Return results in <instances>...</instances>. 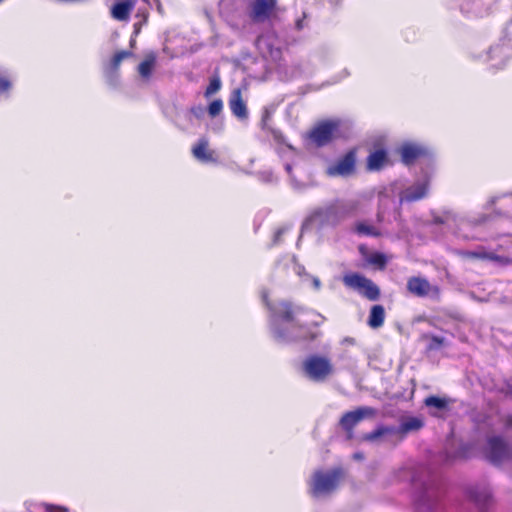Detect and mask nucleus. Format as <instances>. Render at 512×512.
<instances>
[{
	"instance_id": "obj_20",
	"label": "nucleus",
	"mask_w": 512,
	"mask_h": 512,
	"mask_svg": "<svg viewBox=\"0 0 512 512\" xmlns=\"http://www.w3.org/2000/svg\"><path fill=\"white\" fill-rule=\"evenodd\" d=\"M157 55L151 51L144 56L143 61L138 65L137 71L143 79H150L156 65Z\"/></svg>"
},
{
	"instance_id": "obj_30",
	"label": "nucleus",
	"mask_w": 512,
	"mask_h": 512,
	"mask_svg": "<svg viewBox=\"0 0 512 512\" xmlns=\"http://www.w3.org/2000/svg\"><path fill=\"white\" fill-rule=\"evenodd\" d=\"M40 507L44 510V512H69V508L66 506L47 502L41 503Z\"/></svg>"
},
{
	"instance_id": "obj_9",
	"label": "nucleus",
	"mask_w": 512,
	"mask_h": 512,
	"mask_svg": "<svg viewBox=\"0 0 512 512\" xmlns=\"http://www.w3.org/2000/svg\"><path fill=\"white\" fill-rule=\"evenodd\" d=\"M357 149L352 148L327 168L329 176L347 177L355 172Z\"/></svg>"
},
{
	"instance_id": "obj_10",
	"label": "nucleus",
	"mask_w": 512,
	"mask_h": 512,
	"mask_svg": "<svg viewBox=\"0 0 512 512\" xmlns=\"http://www.w3.org/2000/svg\"><path fill=\"white\" fill-rule=\"evenodd\" d=\"M406 288L410 294L417 297L439 295L440 293L438 286H432L426 278L420 276H412L408 278Z\"/></svg>"
},
{
	"instance_id": "obj_8",
	"label": "nucleus",
	"mask_w": 512,
	"mask_h": 512,
	"mask_svg": "<svg viewBox=\"0 0 512 512\" xmlns=\"http://www.w3.org/2000/svg\"><path fill=\"white\" fill-rule=\"evenodd\" d=\"M486 458L494 465L512 460V446L500 436H492L487 440Z\"/></svg>"
},
{
	"instance_id": "obj_16",
	"label": "nucleus",
	"mask_w": 512,
	"mask_h": 512,
	"mask_svg": "<svg viewBox=\"0 0 512 512\" xmlns=\"http://www.w3.org/2000/svg\"><path fill=\"white\" fill-rule=\"evenodd\" d=\"M453 402L452 399L447 397H438L435 395H430L424 399V404L426 407L430 409H435L436 411H430V415L434 417H442L438 412H446L449 410L450 404Z\"/></svg>"
},
{
	"instance_id": "obj_36",
	"label": "nucleus",
	"mask_w": 512,
	"mask_h": 512,
	"mask_svg": "<svg viewBox=\"0 0 512 512\" xmlns=\"http://www.w3.org/2000/svg\"><path fill=\"white\" fill-rule=\"evenodd\" d=\"M506 428H512V415H508L504 420Z\"/></svg>"
},
{
	"instance_id": "obj_3",
	"label": "nucleus",
	"mask_w": 512,
	"mask_h": 512,
	"mask_svg": "<svg viewBox=\"0 0 512 512\" xmlns=\"http://www.w3.org/2000/svg\"><path fill=\"white\" fill-rule=\"evenodd\" d=\"M344 477L342 468H334L330 471H315L310 483V493L314 497L330 494L335 491Z\"/></svg>"
},
{
	"instance_id": "obj_19",
	"label": "nucleus",
	"mask_w": 512,
	"mask_h": 512,
	"mask_svg": "<svg viewBox=\"0 0 512 512\" xmlns=\"http://www.w3.org/2000/svg\"><path fill=\"white\" fill-rule=\"evenodd\" d=\"M439 498V489L434 483L427 484L416 498L417 505H430Z\"/></svg>"
},
{
	"instance_id": "obj_33",
	"label": "nucleus",
	"mask_w": 512,
	"mask_h": 512,
	"mask_svg": "<svg viewBox=\"0 0 512 512\" xmlns=\"http://www.w3.org/2000/svg\"><path fill=\"white\" fill-rule=\"evenodd\" d=\"M268 131L271 133V135L276 141L281 142L283 140V134L280 130L268 128Z\"/></svg>"
},
{
	"instance_id": "obj_1",
	"label": "nucleus",
	"mask_w": 512,
	"mask_h": 512,
	"mask_svg": "<svg viewBox=\"0 0 512 512\" xmlns=\"http://www.w3.org/2000/svg\"><path fill=\"white\" fill-rule=\"evenodd\" d=\"M245 16L253 25H273L279 20L278 0H247Z\"/></svg>"
},
{
	"instance_id": "obj_6",
	"label": "nucleus",
	"mask_w": 512,
	"mask_h": 512,
	"mask_svg": "<svg viewBox=\"0 0 512 512\" xmlns=\"http://www.w3.org/2000/svg\"><path fill=\"white\" fill-rule=\"evenodd\" d=\"M377 415V410L370 406H360L353 411L345 412L340 420L339 426L346 434L347 440L354 438L355 427L364 419H372Z\"/></svg>"
},
{
	"instance_id": "obj_17",
	"label": "nucleus",
	"mask_w": 512,
	"mask_h": 512,
	"mask_svg": "<svg viewBox=\"0 0 512 512\" xmlns=\"http://www.w3.org/2000/svg\"><path fill=\"white\" fill-rule=\"evenodd\" d=\"M423 426L424 422L422 419L417 417H408L401 421L399 427H396V435H398L399 440H403L408 433L419 431Z\"/></svg>"
},
{
	"instance_id": "obj_11",
	"label": "nucleus",
	"mask_w": 512,
	"mask_h": 512,
	"mask_svg": "<svg viewBox=\"0 0 512 512\" xmlns=\"http://www.w3.org/2000/svg\"><path fill=\"white\" fill-rule=\"evenodd\" d=\"M193 157L201 163H216L217 154L209 147V140L206 137L200 138L191 149Z\"/></svg>"
},
{
	"instance_id": "obj_34",
	"label": "nucleus",
	"mask_w": 512,
	"mask_h": 512,
	"mask_svg": "<svg viewBox=\"0 0 512 512\" xmlns=\"http://www.w3.org/2000/svg\"><path fill=\"white\" fill-rule=\"evenodd\" d=\"M284 233H285V229L284 228L277 229L275 231V233H274L273 243L274 244H279L281 242V238H282Z\"/></svg>"
},
{
	"instance_id": "obj_31",
	"label": "nucleus",
	"mask_w": 512,
	"mask_h": 512,
	"mask_svg": "<svg viewBox=\"0 0 512 512\" xmlns=\"http://www.w3.org/2000/svg\"><path fill=\"white\" fill-rule=\"evenodd\" d=\"M443 344H444V339L442 337L433 335L430 337V343L428 345V349L436 350V349L440 348L441 346H443Z\"/></svg>"
},
{
	"instance_id": "obj_15",
	"label": "nucleus",
	"mask_w": 512,
	"mask_h": 512,
	"mask_svg": "<svg viewBox=\"0 0 512 512\" xmlns=\"http://www.w3.org/2000/svg\"><path fill=\"white\" fill-rule=\"evenodd\" d=\"M425 154V149L416 144L406 143L400 148L401 160L405 165L414 164L417 159Z\"/></svg>"
},
{
	"instance_id": "obj_18",
	"label": "nucleus",
	"mask_w": 512,
	"mask_h": 512,
	"mask_svg": "<svg viewBox=\"0 0 512 512\" xmlns=\"http://www.w3.org/2000/svg\"><path fill=\"white\" fill-rule=\"evenodd\" d=\"M134 6V0H125L118 2L113 5L111 9V15L116 20L127 21L130 17L132 10L134 9Z\"/></svg>"
},
{
	"instance_id": "obj_35",
	"label": "nucleus",
	"mask_w": 512,
	"mask_h": 512,
	"mask_svg": "<svg viewBox=\"0 0 512 512\" xmlns=\"http://www.w3.org/2000/svg\"><path fill=\"white\" fill-rule=\"evenodd\" d=\"M269 119H270V113L266 110L261 119V125H262L263 129L267 128Z\"/></svg>"
},
{
	"instance_id": "obj_40",
	"label": "nucleus",
	"mask_w": 512,
	"mask_h": 512,
	"mask_svg": "<svg viewBox=\"0 0 512 512\" xmlns=\"http://www.w3.org/2000/svg\"><path fill=\"white\" fill-rule=\"evenodd\" d=\"M321 323H322V321H312V322H311V325H312V326L317 327V326H319Z\"/></svg>"
},
{
	"instance_id": "obj_12",
	"label": "nucleus",
	"mask_w": 512,
	"mask_h": 512,
	"mask_svg": "<svg viewBox=\"0 0 512 512\" xmlns=\"http://www.w3.org/2000/svg\"><path fill=\"white\" fill-rule=\"evenodd\" d=\"M459 254L466 259L489 260L501 265H508L512 262L510 258L498 255L494 252H488L483 247H479L475 251H461Z\"/></svg>"
},
{
	"instance_id": "obj_27",
	"label": "nucleus",
	"mask_w": 512,
	"mask_h": 512,
	"mask_svg": "<svg viewBox=\"0 0 512 512\" xmlns=\"http://www.w3.org/2000/svg\"><path fill=\"white\" fill-rule=\"evenodd\" d=\"M133 53L130 51H118L116 52L110 61V68L113 71H117L123 60L132 57Z\"/></svg>"
},
{
	"instance_id": "obj_13",
	"label": "nucleus",
	"mask_w": 512,
	"mask_h": 512,
	"mask_svg": "<svg viewBox=\"0 0 512 512\" xmlns=\"http://www.w3.org/2000/svg\"><path fill=\"white\" fill-rule=\"evenodd\" d=\"M389 163L387 150L383 147H377L367 156L366 169L368 171H380Z\"/></svg>"
},
{
	"instance_id": "obj_26",
	"label": "nucleus",
	"mask_w": 512,
	"mask_h": 512,
	"mask_svg": "<svg viewBox=\"0 0 512 512\" xmlns=\"http://www.w3.org/2000/svg\"><path fill=\"white\" fill-rule=\"evenodd\" d=\"M354 232L362 236L380 237L381 231L374 225L368 224L364 221L357 222L354 225Z\"/></svg>"
},
{
	"instance_id": "obj_38",
	"label": "nucleus",
	"mask_w": 512,
	"mask_h": 512,
	"mask_svg": "<svg viewBox=\"0 0 512 512\" xmlns=\"http://www.w3.org/2000/svg\"><path fill=\"white\" fill-rule=\"evenodd\" d=\"M296 28L298 30H301L303 28V21L302 20H297L296 22Z\"/></svg>"
},
{
	"instance_id": "obj_23",
	"label": "nucleus",
	"mask_w": 512,
	"mask_h": 512,
	"mask_svg": "<svg viewBox=\"0 0 512 512\" xmlns=\"http://www.w3.org/2000/svg\"><path fill=\"white\" fill-rule=\"evenodd\" d=\"M360 253L365 256L367 263L374 266L376 269L384 270L387 266L388 259L385 254L381 252H373L371 254L366 255V247H359Z\"/></svg>"
},
{
	"instance_id": "obj_14",
	"label": "nucleus",
	"mask_w": 512,
	"mask_h": 512,
	"mask_svg": "<svg viewBox=\"0 0 512 512\" xmlns=\"http://www.w3.org/2000/svg\"><path fill=\"white\" fill-rule=\"evenodd\" d=\"M228 104L232 114L239 120H246L248 118L247 105L243 100L240 88H236L232 91Z\"/></svg>"
},
{
	"instance_id": "obj_5",
	"label": "nucleus",
	"mask_w": 512,
	"mask_h": 512,
	"mask_svg": "<svg viewBox=\"0 0 512 512\" xmlns=\"http://www.w3.org/2000/svg\"><path fill=\"white\" fill-rule=\"evenodd\" d=\"M342 282L346 288L356 291L369 301H377L381 296L380 288L371 279L357 272L343 275Z\"/></svg>"
},
{
	"instance_id": "obj_25",
	"label": "nucleus",
	"mask_w": 512,
	"mask_h": 512,
	"mask_svg": "<svg viewBox=\"0 0 512 512\" xmlns=\"http://www.w3.org/2000/svg\"><path fill=\"white\" fill-rule=\"evenodd\" d=\"M385 321V309L382 305H374L370 309L369 317H368V325L371 328H379L383 326Z\"/></svg>"
},
{
	"instance_id": "obj_29",
	"label": "nucleus",
	"mask_w": 512,
	"mask_h": 512,
	"mask_svg": "<svg viewBox=\"0 0 512 512\" xmlns=\"http://www.w3.org/2000/svg\"><path fill=\"white\" fill-rule=\"evenodd\" d=\"M223 109V102L221 99L213 100L208 106L209 115L214 118L218 116Z\"/></svg>"
},
{
	"instance_id": "obj_32",
	"label": "nucleus",
	"mask_w": 512,
	"mask_h": 512,
	"mask_svg": "<svg viewBox=\"0 0 512 512\" xmlns=\"http://www.w3.org/2000/svg\"><path fill=\"white\" fill-rule=\"evenodd\" d=\"M11 86L12 84L8 78L0 77V94L8 92Z\"/></svg>"
},
{
	"instance_id": "obj_2",
	"label": "nucleus",
	"mask_w": 512,
	"mask_h": 512,
	"mask_svg": "<svg viewBox=\"0 0 512 512\" xmlns=\"http://www.w3.org/2000/svg\"><path fill=\"white\" fill-rule=\"evenodd\" d=\"M303 314L322 318V316L319 313H317L316 311H314L312 309H308L303 306H295L291 302H288V301H284V302L280 303L279 317L286 322L293 323V326L295 328L303 331L301 339L313 341L318 337V334L315 332H312L308 329V327H309L308 323H300L296 320L297 316L303 315Z\"/></svg>"
},
{
	"instance_id": "obj_21",
	"label": "nucleus",
	"mask_w": 512,
	"mask_h": 512,
	"mask_svg": "<svg viewBox=\"0 0 512 512\" xmlns=\"http://www.w3.org/2000/svg\"><path fill=\"white\" fill-rule=\"evenodd\" d=\"M428 185L420 183L415 186L407 188L401 197L402 201L415 202L423 199L427 195Z\"/></svg>"
},
{
	"instance_id": "obj_7",
	"label": "nucleus",
	"mask_w": 512,
	"mask_h": 512,
	"mask_svg": "<svg viewBox=\"0 0 512 512\" xmlns=\"http://www.w3.org/2000/svg\"><path fill=\"white\" fill-rule=\"evenodd\" d=\"M305 374L313 381H325L334 371L331 361L324 356L311 355L303 362Z\"/></svg>"
},
{
	"instance_id": "obj_37",
	"label": "nucleus",
	"mask_w": 512,
	"mask_h": 512,
	"mask_svg": "<svg viewBox=\"0 0 512 512\" xmlns=\"http://www.w3.org/2000/svg\"><path fill=\"white\" fill-rule=\"evenodd\" d=\"M296 273H297L299 276H302L303 274H306L305 267H304V266H302V265H298V266H297Z\"/></svg>"
},
{
	"instance_id": "obj_24",
	"label": "nucleus",
	"mask_w": 512,
	"mask_h": 512,
	"mask_svg": "<svg viewBox=\"0 0 512 512\" xmlns=\"http://www.w3.org/2000/svg\"><path fill=\"white\" fill-rule=\"evenodd\" d=\"M358 210V203L355 201L341 205H333L328 208V213L342 218L354 215Z\"/></svg>"
},
{
	"instance_id": "obj_28",
	"label": "nucleus",
	"mask_w": 512,
	"mask_h": 512,
	"mask_svg": "<svg viewBox=\"0 0 512 512\" xmlns=\"http://www.w3.org/2000/svg\"><path fill=\"white\" fill-rule=\"evenodd\" d=\"M221 88V80L219 77H213L210 79L208 86L204 92L206 98H209L211 95L217 93Z\"/></svg>"
},
{
	"instance_id": "obj_39",
	"label": "nucleus",
	"mask_w": 512,
	"mask_h": 512,
	"mask_svg": "<svg viewBox=\"0 0 512 512\" xmlns=\"http://www.w3.org/2000/svg\"><path fill=\"white\" fill-rule=\"evenodd\" d=\"M353 457L355 459L361 460V459H363V454L362 453H355Z\"/></svg>"
},
{
	"instance_id": "obj_42",
	"label": "nucleus",
	"mask_w": 512,
	"mask_h": 512,
	"mask_svg": "<svg viewBox=\"0 0 512 512\" xmlns=\"http://www.w3.org/2000/svg\"><path fill=\"white\" fill-rule=\"evenodd\" d=\"M488 498V495H484L483 500L486 501Z\"/></svg>"
},
{
	"instance_id": "obj_4",
	"label": "nucleus",
	"mask_w": 512,
	"mask_h": 512,
	"mask_svg": "<svg viewBox=\"0 0 512 512\" xmlns=\"http://www.w3.org/2000/svg\"><path fill=\"white\" fill-rule=\"evenodd\" d=\"M340 120L327 119L316 123L306 134V140L317 148L330 144L339 137Z\"/></svg>"
},
{
	"instance_id": "obj_22",
	"label": "nucleus",
	"mask_w": 512,
	"mask_h": 512,
	"mask_svg": "<svg viewBox=\"0 0 512 512\" xmlns=\"http://www.w3.org/2000/svg\"><path fill=\"white\" fill-rule=\"evenodd\" d=\"M386 435H396V427L379 425L373 431L363 434L361 440L364 442H375Z\"/></svg>"
},
{
	"instance_id": "obj_41",
	"label": "nucleus",
	"mask_w": 512,
	"mask_h": 512,
	"mask_svg": "<svg viewBox=\"0 0 512 512\" xmlns=\"http://www.w3.org/2000/svg\"><path fill=\"white\" fill-rule=\"evenodd\" d=\"M471 496H472V498H473L476 502H480V501H481V498H480V497H478L477 495H474V494H472V493H471Z\"/></svg>"
}]
</instances>
